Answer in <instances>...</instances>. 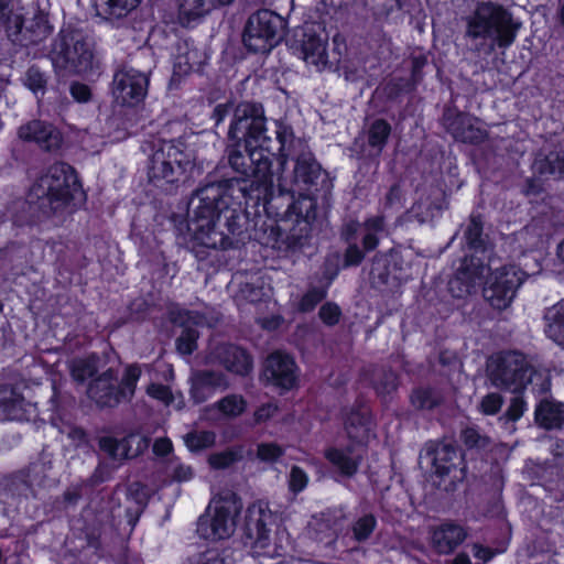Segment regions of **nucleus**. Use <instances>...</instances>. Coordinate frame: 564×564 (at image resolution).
<instances>
[{"label":"nucleus","instance_id":"35","mask_svg":"<svg viewBox=\"0 0 564 564\" xmlns=\"http://www.w3.org/2000/svg\"><path fill=\"white\" fill-rule=\"evenodd\" d=\"M20 32L23 33L28 44L34 45L47 39L53 32V26L50 24L47 15L37 13L24 29L20 28Z\"/></svg>","mask_w":564,"mask_h":564},{"label":"nucleus","instance_id":"2","mask_svg":"<svg viewBox=\"0 0 564 564\" xmlns=\"http://www.w3.org/2000/svg\"><path fill=\"white\" fill-rule=\"evenodd\" d=\"M270 183V187L264 183L256 186L257 199L254 195H250L240 202L247 219L240 232L232 235L240 236L247 229L251 216L259 214L261 206L268 219L274 221L268 235V240L273 247L293 252L301 250L310 245L313 225L317 218L315 198L299 195L296 198L297 193L281 183L275 193L273 176Z\"/></svg>","mask_w":564,"mask_h":564},{"label":"nucleus","instance_id":"59","mask_svg":"<svg viewBox=\"0 0 564 564\" xmlns=\"http://www.w3.org/2000/svg\"><path fill=\"white\" fill-rule=\"evenodd\" d=\"M147 394L158 401L170 405L174 401L172 389L163 383L151 382L145 390Z\"/></svg>","mask_w":564,"mask_h":564},{"label":"nucleus","instance_id":"24","mask_svg":"<svg viewBox=\"0 0 564 564\" xmlns=\"http://www.w3.org/2000/svg\"><path fill=\"white\" fill-rule=\"evenodd\" d=\"M485 218L478 212H473L463 230L464 247L473 254L485 257L490 251L489 235L485 234Z\"/></svg>","mask_w":564,"mask_h":564},{"label":"nucleus","instance_id":"5","mask_svg":"<svg viewBox=\"0 0 564 564\" xmlns=\"http://www.w3.org/2000/svg\"><path fill=\"white\" fill-rule=\"evenodd\" d=\"M420 464L432 485L446 492H454L467 477L465 455L452 443L427 441L420 452Z\"/></svg>","mask_w":564,"mask_h":564},{"label":"nucleus","instance_id":"16","mask_svg":"<svg viewBox=\"0 0 564 564\" xmlns=\"http://www.w3.org/2000/svg\"><path fill=\"white\" fill-rule=\"evenodd\" d=\"M98 15L113 28L143 31L145 20L137 11L141 0H96Z\"/></svg>","mask_w":564,"mask_h":564},{"label":"nucleus","instance_id":"41","mask_svg":"<svg viewBox=\"0 0 564 564\" xmlns=\"http://www.w3.org/2000/svg\"><path fill=\"white\" fill-rule=\"evenodd\" d=\"M215 409L226 417H238L245 413L247 401L241 394H227L215 403Z\"/></svg>","mask_w":564,"mask_h":564},{"label":"nucleus","instance_id":"45","mask_svg":"<svg viewBox=\"0 0 564 564\" xmlns=\"http://www.w3.org/2000/svg\"><path fill=\"white\" fill-rule=\"evenodd\" d=\"M142 370L139 364H131L126 366L121 381L117 387L123 391V401L130 400L137 390Z\"/></svg>","mask_w":564,"mask_h":564},{"label":"nucleus","instance_id":"22","mask_svg":"<svg viewBox=\"0 0 564 564\" xmlns=\"http://www.w3.org/2000/svg\"><path fill=\"white\" fill-rule=\"evenodd\" d=\"M228 388L226 375L220 371L203 369L195 371L191 377L189 397L195 404L209 400L217 391Z\"/></svg>","mask_w":564,"mask_h":564},{"label":"nucleus","instance_id":"29","mask_svg":"<svg viewBox=\"0 0 564 564\" xmlns=\"http://www.w3.org/2000/svg\"><path fill=\"white\" fill-rule=\"evenodd\" d=\"M532 170L539 176L564 178V148L539 151L533 160Z\"/></svg>","mask_w":564,"mask_h":564},{"label":"nucleus","instance_id":"52","mask_svg":"<svg viewBox=\"0 0 564 564\" xmlns=\"http://www.w3.org/2000/svg\"><path fill=\"white\" fill-rule=\"evenodd\" d=\"M107 523L94 517L91 522H86L84 527V534L87 545L94 549H100L102 545V535L106 532Z\"/></svg>","mask_w":564,"mask_h":564},{"label":"nucleus","instance_id":"37","mask_svg":"<svg viewBox=\"0 0 564 564\" xmlns=\"http://www.w3.org/2000/svg\"><path fill=\"white\" fill-rule=\"evenodd\" d=\"M365 234L361 239L362 249L371 252L379 246V234L384 230V217L381 215L371 216L362 223Z\"/></svg>","mask_w":564,"mask_h":564},{"label":"nucleus","instance_id":"7","mask_svg":"<svg viewBox=\"0 0 564 564\" xmlns=\"http://www.w3.org/2000/svg\"><path fill=\"white\" fill-rule=\"evenodd\" d=\"M535 372L528 356L517 349L498 351L488 360V378L491 384L514 394L527 389Z\"/></svg>","mask_w":564,"mask_h":564},{"label":"nucleus","instance_id":"21","mask_svg":"<svg viewBox=\"0 0 564 564\" xmlns=\"http://www.w3.org/2000/svg\"><path fill=\"white\" fill-rule=\"evenodd\" d=\"M18 137L24 142H33L44 151L58 150L62 147V133L52 124L33 119L18 129Z\"/></svg>","mask_w":564,"mask_h":564},{"label":"nucleus","instance_id":"49","mask_svg":"<svg viewBox=\"0 0 564 564\" xmlns=\"http://www.w3.org/2000/svg\"><path fill=\"white\" fill-rule=\"evenodd\" d=\"M47 75L37 66L31 65L24 75V85L34 95H44L47 86Z\"/></svg>","mask_w":564,"mask_h":564},{"label":"nucleus","instance_id":"11","mask_svg":"<svg viewBox=\"0 0 564 564\" xmlns=\"http://www.w3.org/2000/svg\"><path fill=\"white\" fill-rule=\"evenodd\" d=\"M525 276V272L514 264L495 269L486 279L482 295L492 308L503 311L512 304Z\"/></svg>","mask_w":564,"mask_h":564},{"label":"nucleus","instance_id":"34","mask_svg":"<svg viewBox=\"0 0 564 564\" xmlns=\"http://www.w3.org/2000/svg\"><path fill=\"white\" fill-rule=\"evenodd\" d=\"M348 521V511L344 506L330 507L321 512L319 525L337 539L345 530Z\"/></svg>","mask_w":564,"mask_h":564},{"label":"nucleus","instance_id":"9","mask_svg":"<svg viewBox=\"0 0 564 564\" xmlns=\"http://www.w3.org/2000/svg\"><path fill=\"white\" fill-rule=\"evenodd\" d=\"M288 21L270 9L252 13L243 28L242 43L250 53H270L284 37Z\"/></svg>","mask_w":564,"mask_h":564},{"label":"nucleus","instance_id":"14","mask_svg":"<svg viewBox=\"0 0 564 564\" xmlns=\"http://www.w3.org/2000/svg\"><path fill=\"white\" fill-rule=\"evenodd\" d=\"M150 85L147 74L134 68H120L112 78V95L117 104L128 109L143 104Z\"/></svg>","mask_w":564,"mask_h":564},{"label":"nucleus","instance_id":"42","mask_svg":"<svg viewBox=\"0 0 564 564\" xmlns=\"http://www.w3.org/2000/svg\"><path fill=\"white\" fill-rule=\"evenodd\" d=\"M205 0H181L178 4V19L183 25H189L204 17Z\"/></svg>","mask_w":564,"mask_h":564},{"label":"nucleus","instance_id":"19","mask_svg":"<svg viewBox=\"0 0 564 564\" xmlns=\"http://www.w3.org/2000/svg\"><path fill=\"white\" fill-rule=\"evenodd\" d=\"M87 395L100 409L118 406L123 401V391L117 387L113 369L108 368L93 379L88 384Z\"/></svg>","mask_w":564,"mask_h":564},{"label":"nucleus","instance_id":"58","mask_svg":"<svg viewBox=\"0 0 564 564\" xmlns=\"http://www.w3.org/2000/svg\"><path fill=\"white\" fill-rule=\"evenodd\" d=\"M503 398L498 392H489L482 397L479 410L484 415H496L500 412Z\"/></svg>","mask_w":564,"mask_h":564},{"label":"nucleus","instance_id":"60","mask_svg":"<svg viewBox=\"0 0 564 564\" xmlns=\"http://www.w3.org/2000/svg\"><path fill=\"white\" fill-rule=\"evenodd\" d=\"M343 254V268L358 267L365 259L366 251L360 249L357 243H347Z\"/></svg>","mask_w":564,"mask_h":564},{"label":"nucleus","instance_id":"3","mask_svg":"<svg viewBox=\"0 0 564 564\" xmlns=\"http://www.w3.org/2000/svg\"><path fill=\"white\" fill-rule=\"evenodd\" d=\"M86 199L76 170L66 162H56L31 185L25 198L9 203L7 217L17 228H32L68 208H80Z\"/></svg>","mask_w":564,"mask_h":564},{"label":"nucleus","instance_id":"15","mask_svg":"<svg viewBox=\"0 0 564 564\" xmlns=\"http://www.w3.org/2000/svg\"><path fill=\"white\" fill-rule=\"evenodd\" d=\"M328 37L318 33L314 25H306L295 31L292 48L305 62L306 65L315 67L317 72L332 68L328 58Z\"/></svg>","mask_w":564,"mask_h":564},{"label":"nucleus","instance_id":"25","mask_svg":"<svg viewBox=\"0 0 564 564\" xmlns=\"http://www.w3.org/2000/svg\"><path fill=\"white\" fill-rule=\"evenodd\" d=\"M217 356L225 369L234 375L247 377L253 369V358L250 352L236 344L219 346Z\"/></svg>","mask_w":564,"mask_h":564},{"label":"nucleus","instance_id":"32","mask_svg":"<svg viewBox=\"0 0 564 564\" xmlns=\"http://www.w3.org/2000/svg\"><path fill=\"white\" fill-rule=\"evenodd\" d=\"M543 319L545 336L564 348V299L546 308Z\"/></svg>","mask_w":564,"mask_h":564},{"label":"nucleus","instance_id":"38","mask_svg":"<svg viewBox=\"0 0 564 564\" xmlns=\"http://www.w3.org/2000/svg\"><path fill=\"white\" fill-rule=\"evenodd\" d=\"M377 525L378 521L373 513H364L350 523L348 533L355 542L364 543L371 538Z\"/></svg>","mask_w":564,"mask_h":564},{"label":"nucleus","instance_id":"36","mask_svg":"<svg viewBox=\"0 0 564 564\" xmlns=\"http://www.w3.org/2000/svg\"><path fill=\"white\" fill-rule=\"evenodd\" d=\"M372 424L371 411L365 409L361 403L356 402L345 419V429L349 440H354V430L362 429L365 432L370 430Z\"/></svg>","mask_w":564,"mask_h":564},{"label":"nucleus","instance_id":"56","mask_svg":"<svg viewBox=\"0 0 564 564\" xmlns=\"http://www.w3.org/2000/svg\"><path fill=\"white\" fill-rule=\"evenodd\" d=\"M72 376L78 382L95 379L97 377V368L95 364L87 359L76 361L72 367Z\"/></svg>","mask_w":564,"mask_h":564},{"label":"nucleus","instance_id":"63","mask_svg":"<svg viewBox=\"0 0 564 564\" xmlns=\"http://www.w3.org/2000/svg\"><path fill=\"white\" fill-rule=\"evenodd\" d=\"M82 499V488L72 487L67 488L61 498L56 499L57 508H63L67 511L69 508H75L78 501Z\"/></svg>","mask_w":564,"mask_h":564},{"label":"nucleus","instance_id":"50","mask_svg":"<svg viewBox=\"0 0 564 564\" xmlns=\"http://www.w3.org/2000/svg\"><path fill=\"white\" fill-rule=\"evenodd\" d=\"M460 440L467 449L485 451L490 444V438L480 434L478 429L474 426L463 429Z\"/></svg>","mask_w":564,"mask_h":564},{"label":"nucleus","instance_id":"18","mask_svg":"<svg viewBox=\"0 0 564 564\" xmlns=\"http://www.w3.org/2000/svg\"><path fill=\"white\" fill-rule=\"evenodd\" d=\"M234 519L229 507L216 505L212 512L208 506L196 522V533L199 539L206 541H220L231 536L234 532Z\"/></svg>","mask_w":564,"mask_h":564},{"label":"nucleus","instance_id":"4","mask_svg":"<svg viewBox=\"0 0 564 564\" xmlns=\"http://www.w3.org/2000/svg\"><path fill=\"white\" fill-rule=\"evenodd\" d=\"M267 116L260 101H240L234 109L227 140L239 142L247 149H262L275 155L279 169L284 171L295 140L293 127L285 119L274 120L275 142L267 134Z\"/></svg>","mask_w":564,"mask_h":564},{"label":"nucleus","instance_id":"33","mask_svg":"<svg viewBox=\"0 0 564 564\" xmlns=\"http://www.w3.org/2000/svg\"><path fill=\"white\" fill-rule=\"evenodd\" d=\"M409 401L416 411H433L444 403V395L435 387L420 386L412 389Z\"/></svg>","mask_w":564,"mask_h":564},{"label":"nucleus","instance_id":"8","mask_svg":"<svg viewBox=\"0 0 564 564\" xmlns=\"http://www.w3.org/2000/svg\"><path fill=\"white\" fill-rule=\"evenodd\" d=\"M293 171L290 188L300 197L315 198L316 208L319 202L329 204L334 188L329 173L325 171L311 151L301 152L292 159Z\"/></svg>","mask_w":564,"mask_h":564},{"label":"nucleus","instance_id":"54","mask_svg":"<svg viewBox=\"0 0 564 564\" xmlns=\"http://www.w3.org/2000/svg\"><path fill=\"white\" fill-rule=\"evenodd\" d=\"M343 316L340 306L333 301L325 302L321 305L318 317L322 323L327 327L336 326Z\"/></svg>","mask_w":564,"mask_h":564},{"label":"nucleus","instance_id":"28","mask_svg":"<svg viewBox=\"0 0 564 564\" xmlns=\"http://www.w3.org/2000/svg\"><path fill=\"white\" fill-rule=\"evenodd\" d=\"M534 422L546 431L562 429L564 426V405L546 398L540 400L535 405Z\"/></svg>","mask_w":564,"mask_h":564},{"label":"nucleus","instance_id":"53","mask_svg":"<svg viewBox=\"0 0 564 564\" xmlns=\"http://www.w3.org/2000/svg\"><path fill=\"white\" fill-rule=\"evenodd\" d=\"M285 449L275 442H264L257 446V457L263 463L274 464L284 456Z\"/></svg>","mask_w":564,"mask_h":564},{"label":"nucleus","instance_id":"40","mask_svg":"<svg viewBox=\"0 0 564 564\" xmlns=\"http://www.w3.org/2000/svg\"><path fill=\"white\" fill-rule=\"evenodd\" d=\"M400 386L399 376L391 369L382 370L381 373L372 381V388L382 400L397 392Z\"/></svg>","mask_w":564,"mask_h":564},{"label":"nucleus","instance_id":"61","mask_svg":"<svg viewBox=\"0 0 564 564\" xmlns=\"http://www.w3.org/2000/svg\"><path fill=\"white\" fill-rule=\"evenodd\" d=\"M99 447L110 457H117L121 447H123V455L124 457H127L128 452L130 449V446L128 444H123V441H119L112 436L101 437L99 441Z\"/></svg>","mask_w":564,"mask_h":564},{"label":"nucleus","instance_id":"17","mask_svg":"<svg viewBox=\"0 0 564 564\" xmlns=\"http://www.w3.org/2000/svg\"><path fill=\"white\" fill-rule=\"evenodd\" d=\"M263 376L269 384L290 391L297 386L299 367L290 354L275 350L263 362Z\"/></svg>","mask_w":564,"mask_h":564},{"label":"nucleus","instance_id":"20","mask_svg":"<svg viewBox=\"0 0 564 564\" xmlns=\"http://www.w3.org/2000/svg\"><path fill=\"white\" fill-rule=\"evenodd\" d=\"M484 262L474 256H465L460 265L448 281V290L454 297L464 299L474 293L482 275Z\"/></svg>","mask_w":564,"mask_h":564},{"label":"nucleus","instance_id":"6","mask_svg":"<svg viewBox=\"0 0 564 564\" xmlns=\"http://www.w3.org/2000/svg\"><path fill=\"white\" fill-rule=\"evenodd\" d=\"M519 28L520 23L503 6L481 1L467 18L466 34L473 40L489 39L494 45L506 50L514 43Z\"/></svg>","mask_w":564,"mask_h":564},{"label":"nucleus","instance_id":"57","mask_svg":"<svg viewBox=\"0 0 564 564\" xmlns=\"http://www.w3.org/2000/svg\"><path fill=\"white\" fill-rule=\"evenodd\" d=\"M289 490L293 495H299L302 492L308 485V476L306 471L300 466H292L289 475Z\"/></svg>","mask_w":564,"mask_h":564},{"label":"nucleus","instance_id":"1","mask_svg":"<svg viewBox=\"0 0 564 564\" xmlns=\"http://www.w3.org/2000/svg\"><path fill=\"white\" fill-rule=\"evenodd\" d=\"M225 155L230 169L238 174L234 177L220 180L207 177V183L196 189L195 196L198 205L193 210L189 228L194 230V238L199 243L227 249L231 241L224 232L217 230L221 218L230 234H238L246 223L247 216L241 208V200L258 189L259 183L270 186L274 176L273 161L275 155L268 154L262 149H247L239 142L228 141Z\"/></svg>","mask_w":564,"mask_h":564},{"label":"nucleus","instance_id":"23","mask_svg":"<svg viewBox=\"0 0 564 564\" xmlns=\"http://www.w3.org/2000/svg\"><path fill=\"white\" fill-rule=\"evenodd\" d=\"M271 514L260 506L247 509L243 522V535L253 547L264 549L270 543L269 520Z\"/></svg>","mask_w":564,"mask_h":564},{"label":"nucleus","instance_id":"26","mask_svg":"<svg viewBox=\"0 0 564 564\" xmlns=\"http://www.w3.org/2000/svg\"><path fill=\"white\" fill-rule=\"evenodd\" d=\"M325 459L346 478L354 477L362 462L361 455H354V445L344 447L329 446L324 451Z\"/></svg>","mask_w":564,"mask_h":564},{"label":"nucleus","instance_id":"39","mask_svg":"<svg viewBox=\"0 0 564 564\" xmlns=\"http://www.w3.org/2000/svg\"><path fill=\"white\" fill-rule=\"evenodd\" d=\"M187 564H235L230 549L209 547L188 557Z\"/></svg>","mask_w":564,"mask_h":564},{"label":"nucleus","instance_id":"48","mask_svg":"<svg viewBox=\"0 0 564 564\" xmlns=\"http://www.w3.org/2000/svg\"><path fill=\"white\" fill-rule=\"evenodd\" d=\"M199 333L195 327L185 326L175 340V347L180 355L191 356L197 349Z\"/></svg>","mask_w":564,"mask_h":564},{"label":"nucleus","instance_id":"62","mask_svg":"<svg viewBox=\"0 0 564 564\" xmlns=\"http://www.w3.org/2000/svg\"><path fill=\"white\" fill-rule=\"evenodd\" d=\"M527 402L525 400L520 397L516 395L511 399L510 404L505 412L503 416L506 417L507 422H517L519 421L524 412L527 411Z\"/></svg>","mask_w":564,"mask_h":564},{"label":"nucleus","instance_id":"44","mask_svg":"<svg viewBox=\"0 0 564 564\" xmlns=\"http://www.w3.org/2000/svg\"><path fill=\"white\" fill-rule=\"evenodd\" d=\"M243 458L241 447H230L214 453L208 457V464L213 469L223 470L231 467Z\"/></svg>","mask_w":564,"mask_h":564},{"label":"nucleus","instance_id":"64","mask_svg":"<svg viewBox=\"0 0 564 564\" xmlns=\"http://www.w3.org/2000/svg\"><path fill=\"white\" fill-rule=\"evenodd\" d=\"M361 228H364V226L357 219H350L344 223L340 228V239L346 243H357L356 241Z\"/></svg>","mask_w":564,"mask_h":564},{"label":"nucleus","instance_id":"51","mask_svg":"<svg viewBox=\"0 0 564 564\" xmlns=\"http://www.w3.org/2000/svg\"><path fill=\"white\" fill-rule=\"evenodd\" d=\"M185 444L192 452H200L215 444V434L212 431L189 432L185 436Z\"/></svg>","mask_w":564,"mask_h":564},{"label":"nucleus","instance_id":"31","mask_svg":"<svg viewBox=\"0 0 564 564\" xmlns=\"http://www.w3.org/2000/svg\"><path fill=\"white\" fill-rule=\"evenodd\" d=\"M466 538L463 527L455 523H444L433 533V543L438 553H452Z\"/></svg>","mask_w":564,"mask_h":564},{"label":"nucleus","instance_id":"13","mask_svg":"<svg viewBox=\"0 0 564 564\" xmlns=\"http://www.w3.org/2000/svg\"><path fill=\"white\" fill-rule=\"evenodd\" d=\"M441 123L444 129L458 142L478 145L488 139V131L478 126V119L462 111L454 104L443 109Z\"/></svg>","mask_w":564,"mask_h":564},{"label":"nucleus","instance_id":"43","mask_svg":"<svg viewBox=\"0 0 564 564\" xmlns=\"http://www.w3.org/2000/svg\"><path fill=\"white\" fill-rule=\"evenodd\" d=\"M328 295L327 285L310 286L297 302V311L301 313H311Z\"/></svg>","mask_w":564,"mask_h":564},{"label":"nucleus","instance_id":"55","mask_svg":"<svg viewBox=\"0 0 564 564\" xmlns=\"http://www.w3.org/2000/svg\"><path fill=\"white\" fill-rule=\"evenodd\" d=\"M191 52L185 55H180L174 63L173 73L170 79V87H177L181 84L182 77L194 70V64L189 62Z\"/></svg>","mask_w":564,"mask_h":564},{"label":"nucleus","instance_id":"12","mask_svg":"<svg viewBox=\"0 0 564 564\" xmlns=\"http://www.w3.org/2000/svg\"><path fill=\"white\" fill-rule=\"evenodd\" d=\"M191 164L192 160L187 152L173 142H164L151 158L149 180L154 185L160 181L169 184L177 183Z\"/></svg>","mask_w":564,"mask_h":564},{"label":"nucleus","instance_id":"10","mask_svg":"<svg viewBox=\"0 0 564 564\" xmlns=\"http://www.w3.org/2000/svg\"><path fill=\"white\" fill-rule=\"evenodd\" d=\"M50 54L53 65L63 70L82 75L93 68V46L77 30L61 31Z\"/></svg>","mask_w":564,"mask_h":564},{"label":"nucleus","instance_id":"30","mask_svg":"<svg viewBox=\"0 0 564 564\" xmlns=\"http://www.w3.org/2000/svg\"><path fill=\"white\" fill-rule=\"evenodd\" d=\"M427 62L425 54L413 55L411 57L410 78L406 80L400 78L395 83H390L387 86L388 97L394 99L400 96L402 91H410L421 84L424 78L423 69L427 65Z\"/></svg>","mask_w":564,"mask_h":564},{"label":"nucleus","instance_id":"47","mask_svg":"<svg viewBox=\"0 0 564 564\" xmlns=\"http://www.w3.org/2000/svg\"><path fill=\"white\" fill-rule=\"evenodd\" d=\"M343 268L341 256L339 252L329 253L326 256L322 265V278L321 284L327 285V289L332 286L333 282L339 275Z\"/></svg>","mask_w":564,"mask_h":564},{"label":"nucleus","instance_id":"27","mask_svg":"<svg viewBox=\"0 0 564 564\" xmlns=\"http://www.w3.org/2000/svg\"><path fill=\"white\" fill-rule=\"evenodd\" d=\"M392 133L391 123L383 118H376L369 122L366 129V145L369 151L367 156L379 159L389 143Z\"/></svg>","mask_w":564,"mask_h":564},{"label":"nucleus","instance_id":"46","mask_svg":"<svg viewBox=\"0 0 564 564\" xmlns=\"http://www.w3.org/2000/svg\"><path fill=\"white\" fill-rule=\"evenodd\" d=\"M23 394L18 386L0 383V410L10 412L21 405Z\"/></svg>","mask_w":564,"mask_h":564}]
</instances>
